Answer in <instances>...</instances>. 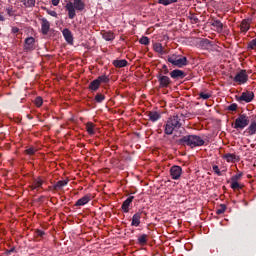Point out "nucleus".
<instances>
[{
  "label": "nucleus",
  "mask_w": 256,
  "mask_h": 256,
  "mask_svg": "<svg viewBox=\"0 0 256 256\" xmlns=\"http://www.w3.org/2000/svg\"><path fill=\"white\" fill-rule=\"evenodd\" d=\"M183 123H185V116L183 114H176L170 117L165 124V134L173 135L174 131L183 127Z\"/></svg>",
  "instance_id": "nucleus-1"
},
{
  "label": "nucleus",
  "mask_w": 256,
  "mask_h": 256,
  "mask_svg": "<svg viewBox=\"0 0 256 256\" xmlns=\"http://www.w3.org/2000/svg\"><path fill=\"white\" fill-rule=\"evenodd\" d=\"M179 145H187L188 147H203L205 140L199 135H186L178 140Z\"/></svg>",
  "instance_id": "nucleus-2"
},
{
  "label": "nucleus",
  "mask_w": 256,
  "mask_h": 256,
  "mask_svg": "<svg viewBox=\"0 0 256 256\" xmlns=\"http://www.w3.org/2000/svg\"><path fill=\"white\" fill-rule=\"evenodd\" d=\"M75 9L76 11H83L85 9V3L82 0H74V3L68 2L66 4V10L68 11L69 19H75Z\"/></svg>",
  "instance_id": "nucleus-3"
},
{
  "label": "nucleus",
  "mask_w": 256,
  "mask_h": 256,
  "mask_svg": "<svg viewBox=\"0 0 256 256\" xmlns=\"http://www.w3.org/2000/svg\"><path fill=\"white\" fill-rule=\"evenodd\" d=\"M168 62L171 63V65H173L174 67H185V65H187V57L172 54L168 56Z\"/></svg>",
  "instance_id": "nucleus-4"
},
{
  "label": "nucleus",
  "mask_w": 256,
  "mask_h": 256,
  "mask_svg": "<svg viewBox=\"0 0 256 256\" xmlns=\"http://www.w3.org/2000/svg\"><path fill=\"white\" fill-rule=\"evenodd\" d=\"M247 125H249V117L245 114H241L235 120L234 129H245Z\"/></svg>",
  "instance_id": "nucleus-5"
},
{
  "label": "nucleus",
  "mask_w": 256,
  "mask_h": 256,
  "mask_svg": "<svg viewBox=\"0 0 256 256\" xmlns=\"http://www.w3.org/2000/svg\"><path fill=\"white\" fill-rule=\"evenodd\" d=\"M234 81L238 83V85H244V83H247L249 81V76L247 75L246 70H241L236 74L234 77Z\"/></svg>",
  "instance_id": "nucleus-6"
},
{
  "label": "nucleus",
  "mask_w": 256,
  "mask_h": 256,
  "mask_svg": "<svg viewBox=\"0 0 256 256\" xmlns=\"http://www.w3.org/2000/svg\"><path fill=\"white\" fill-rule=\"evenodd\" d=\"M183 173V169L180 166H172L170 169V175L172 179H179L181 177V174Z\"/></svg>",
  "instance_id": "nucleus-7"
},
{
  "label": "nucleus",
  "mask_w": 256,
  "mask_h": 256,
  "mask_svg": "<svg viewBox=\"0 0 256 256\" xmlns=\"http://www.w3.org/2000/svg\"><path fill=\"white\" fill-rule=\"evenodd\" d=\"M255 94L251 91H246L241 94L239 97V101H245V103H251L252 99H254Z\"/></svg>",
  "instance_id": "nucleus-8"
},
{
  "label": "nucleus",
  "mask_w": 256,
  "mask_h": 256,
  "mask_svg": "<svg viewBox=\"0 0 256 256\" xmlns=\"http://www.w3.org/2000/svg\"><path fill=\"white\" fill-rule=\"evenodd\" d=\"M158 81L161 88H167L171 85V79L168 76L159 75Z\"/></svg>",
  "instance_id": "nucleus-9"
},
{
  "label": "nucleus",
  "mask_w": 256,
  "mask_h": 256,
  "mask_svg": "<svg viewBox=\"0 0 256 256\" xmlns=\"http://www.w3.org/2000/svg\"><path fill=\"white\" fill-rule=\"evenodd\" d=\"M62 34L65 41H67L70 45H73V33H71V30H69L68 28H65L62 31Z\"/></svg>",
  "instance_id": "nucleus-10"
},
{
  "label": "nucleus",
  "mask_w": 256,
  "mask_h": 256,
  "mask_svg": "<svg viewBox=\"0 0 256 256\" xmlns=\"http://www.w3.org/2000/svg\"><path fill=\"white\" fill-rule=\"evenodd\" d=\"M240 29L242 33H247L249 29H251V19H244L241 22Z\"/></svg>",
  "instance_id": "nucleus-11"
},
{
  "label": "nucleus",
  "mask_w": 256,
  "mask_h": 256,
  "mask_svg": "<svg viewBox=\"0 0 256 256\" xmlns=\"http://www.w3.org/2000/svg\"><path fill=\"white\" fill-rule=\"evenodd\" d=\"M89 201H91L90 195L83 196L82 198H80L76 201L75 206L83 207V205H87V203H89Z\"/></svg>",
  "instance_id": "nucleus-12"
},
{
  "label": "nucleus",
  "mask_w": 256,
  "mask_h": 256,
  "mask_svg": "<svg viewBox=\"0 0 256 256\" xmlns=\"http://www.w3.org/2000/svg\"><path fill=\"white\" fill-rule=\"evenodd\" d=\"M133 199H135V197L130 196L123 202L122 211L124 213H129V206L133 203Z\"/></svg>",
  "instance_id": "nucleus-13"
},
{
  "label": "nucleus",
  "mask_w": 256,
  "mask_h": 256,
  "mask_svg": "<svg viewBox=\"0 0 256 256\" xmlns=\"http://www.w3.org/2000/svg\"><path fill=\"white\" fill-rule=\"evenodd\" d=\"M49 29H51V24L47 21V19H42L41 32L43 35H47L49 33Z\"/></svg>",
  "instance_id": "nucleus-14"
},
{
  "label": "nucleus",
  "mask_w": 256,
  "mask_h": 256,
  "mask_svg": "<svg viewBox=\"0 0 256 256\" xmlns=\"http://www.w3.org/2000/svg\"><path fill=\"white\" fill-rule=\"evenodd\" d=\"M170 77H172V79H183L185 77V72L182 70L176 69L170 73Z\"/></svg>",
  "instance_id": "nucleus-15"
},
{
  "label": "nucleus",
  "mask_w": 256,
  "mask_h": 256,
  "mask_svg": "<svg viewBox=\"0 0 256 256\" xmlns=\"http://www.w3.org/2000/svg\"><path fill=\"white\" fill-rule=\"evenodd\" d=\"M131 225L132 227H139L141 225V212L133 215Z\"/></svg>",
  "instance_id": "nucleus-16"
},
{
  "label": "nucleus",
  "mask_w": 256,
  "mask_h": 256,
  "mask_svg": "<svg viewBox=\"0 0 256 256\" xmlns=\"http://www.w3.org/2000/svg\"><path fill=\"white\" fill-rule=\"evenodd\" d=\"M148 117L152 123H155V121H159V119H161V114L157 111H150L148 112Z\"/></svg>",
  "instance_id": "nucleus-17"
},
{
  "label": "nucleus",
  "mask_w": 256,
  "mask_h": 256,
  "mask_svg": "<svg viewBox=\"0 0 256 256\" xmlns=\"http://www.w3.org/2000/svg\"><path fill=\"white\" fill-rule=\"evenodd\" d=\"M211 25L216 29L218 33H221V31H223V24L220 20L212 19Z\"/></svg>",
  "instance_id": "nucleus-18"
},
{
  "label": "nucleus",
  "mask_w": 256,
  "mask_h": 256,
  "mask_svg": "<svg viewBox=\"0 0 256 256\" xmlns=\"http://www.w3.org/2000/svg\"><path fill=\"white\" fill-rule=\"evenodd\" d=\"M43 185V180L41 178L34 179L32 184L30 185V188L32 190L39 189Z\"/></svg>",
  "instance_id": "nucleus-19"
},
{
  "label": "nucleus",
  "mask_w": 256,
  "mask_h": 256,
  "mask_svg": "<svg viewBox=\"0 0 256 256\" xmlns=\"http://www.w3.org/2000/svg\"><path fill=\"white\" fill-rule=\"evenodd\" d=\"M200 45L202 47V49H206V50H211L213 49V44H211V41H209L208 39H204L200 42Z\"/></svg>",
  "instance_id": "nucleus-20"
},
{
  "label": "nucleus",
  "mask_w": 256,
  "mask_h": 256,
  "mask_svg": "<svg viewBox=\"0 0 256 256\" xmlns=\"http://www.w3.org/2000/svg\"><path fill=\"white\" fill-rule=\"evenodd\" d=\"M114 67H117L118 69H121L123 67H127V60H114L113 61Z\"/></svg>",
  "instance_id": "nucleus-21"
},
{
  "label": "nucleus",
  "mask_w": 256,
  "mask_h": 256,
  "mask_svg": "<svg viewBox=\"0 0 256 256\" xmlns=\"http://www.w3.org/2000/svg\"><path fill=\"white\" fill-rule=\"evenodd\" d=\"M67 183H69V181H67V180H60V181H58L54 185L55 191H61V189H63L65 187V185H67Z\"/></svg>",
  "instance_id": "nucleus-22"
},
{
  "label": "nucleus",
  "mask_w": 256,
  "mask_h": 256,
  "mask_svg": "<svg viewBox=\"0 0 256 256\" xmlns=\"http://www.w3.org/2000/svg\"><path fill=\"white\" fill-rule=\"evenodd\" d=\"M102 37L105 39V41H113V39H115V34L111 31H108L102 33Z\"/></svg>",
  "instance_id": "nucleus-23"
},
{
  "label": "nucleus",
  "mask_w": 256,
  "mask_h": 256,
  "mask_svg": "<svg viewBox=\"0 0 256 256\" xmlns=\"http://www.w3.org/2000/svg\"><path fill=\"white\" fill-rule=\"evenodd\" d=\"M246 132L248 135H255L256 133V121H252L249 127L247 128Z\"/></svg>",
  "instance_id": "nucleus-24"
},
{
  "label": "nucleus",
  "mask_w": 256,
  "mask_h": 256,
  "mask_svg": "<svg viewBox=\"0 0 256 256\" xmlns=\"http://www.w3.org/2000/svg\"><path fill=\"white\" fill-rule=\"evenodd\" d=\"M35 45V38L33 37H28L25 39V48L26 49H31Z\"/></svg>",
  "instance_id": "nucleus-25"
},
{
  "label": "nucleus",
  "mask_w": 256,
  "mask_h": 256,
  "mask_svg": "<svg viewBox=\"0 0 256 256\" xmlns=\"http://www.w3.org/2000/svg\"><path fill=\"white\" fill-rule=\"evenodd\" d=\"M153 49L156 53H160V55H165V51H163V45L161 43H155L153 45Z\"/></svg>",
  "instance_id": "nucleus-26"
},
{
  "label": "nucleus",
  "mask_w": 256,
  "mask_h": 256,
  "mask_svg": "<svg viewBox=\"0 0 256 256\" xmlns=\"http://www.w3.org/2000/svg\"><path fill=\"white\" fill-rule=\"evenodd\" d=\"M86 131L89 133V135H95V124L88 122L86 124Z\"/></svg>",
  "instance_id": "nucleus-27"
},
{
  "label": "nucleus",
  "mask_w": 256,
  "mask_h": 256,
  "mask_svg": "<svg viewBox=\"0 0 256 256\" xmlns=\"http://www.w3.org/2000/svg\"><path fill=\"white\" fill-rule=\"evenodd\" d=\"M100 85H101V84L99 83V80L95 79V80H93V81L90 83L89 89H90L91 91H97V89H99Z\"/></svg>",
  "instance_id": "nucleus-28"
},
{
  "label": "nucleus",
  "mask_w": 256,
  "mask_h": 256,
  "mask_svg": "<svg viewBox=\"0 0 256 256\" xmlns=\"http://www.w3.org/2000/svg\"><path fill=\"white\" fill-rule=\"evenodd\" d=\"M224 159H226L228 163H233L235 159H237V156L235 154L228 153L224 155Z\"/></svg>",
  "instance_id": "nucleus-29"
},
{
  "label": "nucleus",
  "mask_w": 256,
  "mask_h": 256,
  "mask_svg": "<svg viewBox=\"0 0 256 256\" xmlns=\"http://www.w3.org/2000/svg\"><path fill=\"white\" fill-rule=\"evenodd\" d=\"M97 81L101 83H109V76L103 75L97 78Z\"/></svg>",
  "instance_id": "nucleus-30"
},
{
  "label": "nucleus",
  "mask_w": 256,
  "mask_h": 256,
  "mask_svg": "<svg viewBox=\"0 0 256 256\" xmlns=\"http://www.w3.org/2000/svg\"><path fill=\"white\" fill-rule=\"evenodd\" d=\"M231 189H234V191H239V189H241V184H239V182H237L236 180H232Z\"/></svg>",
  "instance_id": "nucleus-31"
},
{
  "label": "nucleus",
  "mask_w": 256,
  "mask_h": 256,
  "mask_svg": "<svg viewBox=\"0 0 256 256\" xmlns=\"http://www.w3.org/2000/svg\"><path fill=\"white\" fill-rule=\"evenodd\" d=\"M227 210V206L224 204H221L220 207L216 210L217 215H223L225 211Z\"/></svg>",
  "instance_id": "nucleus-32"
},
{
  "label": "nucleus",
  "mask_w": 256,
  "mask_h": 256,
  "mask_svg": "<svg viewBox=\"0 0 256 256\" xmlns=\"http://www.w3.org/2000/svg\"><path fill=\"white\" fill-rule=\"evenodd\" d=\"M138 243L140 245H145L147 243V234H143L138 238Z\"/></svg>",
  "instance_id": "nucleus-33"
},
{
  "label": "nucleus",
  "mask_w": 256,
  "mask_h": 256,
  "mask_svg": "<svg viewBox=\"0 0 256 256\" xmlns=\"http://www.w3.org/2000/svg\"><path fill=\"white\" fill-rule=\"evenodd\" d=\"M95 101H96V103H103V101H105V95L97 94L95 96Z\"/></svg>",
  "instance_id": "nucleus-34"
},
{
  "label": "nucleus",
  "mask_w": 256,
  "mask_h": 256,
  "mask_svg": "<svg viewBox=\"0 0 256 256\" xmlns=\"http://www.w3.org/2000/svg\"><path fill=\"white\" fill-rule=\"evenodd\" d=\"M26 155H35L37 153V149L35 147H30L25 150Z\"/></svg>",
  "instance_id": "nucleus-35"
},
{
  "label": "nucleus",
  "mask_w": 256,
  "mask_h": 256,
  "mask_svg": "<svg viewBox=\"0 0 256 256\" xmlns=\"http://www.w3.org/2000/svg\"><path fill=\"white\" fill-rule=\"evenodd\" d=\"M25 7H35V0H24Z\"/></svg>",
  "instance_id": "nucleus-36"
},
{
  "label": "nucleus",
  "mask_w": 256,
  "mask_h": 256,
  "mask_svg": "<svg viewBox=\"0 0 256 256\" xmlns=\"http://www.w3.org/2000/svg\"><path fill=\"white\" fill-rule=\"evenodd\" d=\"M140 43H141V45H149V37L144 36V37L140 38Z\"/></svg>",
  "instance_id": "nucleus-37"
},
{
  "label": "nucleus",
  "mask_w": 256,
  "mask_h": 256,
  "mask_svg": "<svg viewBox=\"0 0 256 256\" xmlns=\"http://www.w3.org/2000/svg\"><path fill=\"white\" fill-rule=\"evenodd\" d=\"M199 97H200V99L207 100V99H209V98L211 97V94L205 93V92H201V93L199 94Z\"/></svg>",
  "instance_id": "nucleus-38"
},
{
  "label": "nucleus",
  "mask_w": 256,
  "mask_h": 256,
  "mask_svg": "<svg viewBox=\"0 0 256 256\" xmlns=\"http://www.w3.org/2000/svg\"><path fill=\"white\" fill-rule=\"evenodd\" d=\"M34 103H35V105H36L37 107H41V105H43V98H41V97H36Z\"/></svg>",
  "instance_id": "nucleus-39"
},
{
  "label": "nucleus",
  "mask_w": 256,
  "mask_h": 256,
  "mask_svg": "<svg viewBox=\"0 0 256 256\" xmlns=\"http://www.w3.org/2000/svg\"><path fill=\"white\" fill-rule=\"evenodd\" d=\"M249 49H256V38L249 42Z\"/></svg>",
  "instance_id": "nucleus-40"
},
{
  "label": "nucleus",
  "mask_w": 256,
  "mask_h": 256,
  "mask_svg": "<svg viewBox=\"0 0 256 256\" xmlns=\"http://www.w3.org/2000/svg\"><path fill=\"white\" fill-rule=\"evenodd\" d=\"M212 169H213L214 173H217L219 176H221V170H219V166L214 165L212 167Z\"/></svg>",
  "instance_id": "nucleus-41"
},
{
  "label": "nucleus",
  "mask_w": 256,
  "mask_h": 256,
  "mask_svg": "<svg viewBox=\"0 0 256 256\" xmlns=\"http://www.w3.org/2000/svg\"><path fill=\"white\" fill-rule=\"evenodd\" d=\"M36 237H45V232L43 230H36Z\"/></svg>",
  "instance_id": "nucleus-42"
},
{
  "label": "nucleus",
  "mask_w": 256,
  "mask_h": 256,
  "mask_svg": "<svg viewBox=\"0 0 256 256\" xmlns=\"http://www.w3.org/2000/svg\"><path fill=\"white\" fill-rule=\"evenodd\" d=\"M228 111H237V104H231L228 106Z\"/></svg>",
  "instance_id": "nucleus-43"
},
{
  "label": "nucleus",
  "mask_w": 256,
  "mask_h": 256,
  "mask_svg": "<svg viewBox=\"0 0 256 256\" xmlns=\"http://www.w3.org/2000/svg\"><path fill=\"white\" fill-rule=\"evenodd\" d=\"M242 174H236L234 176H232L231 180L232 181H239V179H241Z\"/></svg>",
  "instance_id": "nucleus-44"
},
{
  "label": "nucleus",
  "mask_w": 256,
  "mask_h": 256,
  "mask_svg": "<svg viewBox=\"0 0 256 256\" xmlns=\"http://www.w3.org/2000/svg\"><path fill=\"white\" fill-rule=\"evenodd\" d=\"M48 15H51V17H57V12L53 10H47Z\"/></svg>",
  "instance_id": "nucleus-45"
},
{
  "label": "nucleus",
  "mask_w": 256,
  "mask_h": 256,
  "mask_svg": "<svg viewBox=\"0 0 256 256\" xmlns=\"http://www.w3.org/2000/svg\"><path fill=\"white\" fill-rule=\"evenodd\" d=\"M59 1L60 0H51V3L54 5V7H57V5H59Z\"/></svg>",
  "instance_id": "nucleus-46"
},
{
  "label": "nucleus",
  "mask_w": 256,
  "mask_h": 256,
  "mask_svg": "<svg viewBox=\"0 0 256 256\" xmlns=\"http://www.w3.org/2000/svg\"><path fill=\"white\" fill-rule=\"evenodd\" d=\"M172 3H177V0H166V5H171Z\"/></svg>",
  "instance_id": "nucleus-47"
},
{
  "label": "nucleus",
  "mask_w": 256,
  "mask_h": 256,
  "mask_svg": "<svg viewBox=\"0 0 256 256\" xmlns=\"http://www.w3.org/2000/svg\"><path fill=\"white\" fill-rule=\"evenodd\" d=\"M161 5L167 6V0H158Z\"/></svg>",
  "instance_id": "nucleus-48"
},
{
  "label": "nucleus",
  "mask_w": 256,
  "mask_h": 256,
  "mask_svg": "<svg viewBox=\"0 0 256 256\" xmlns=\"http://www.w3.org/2000/svg\"><path fill=\"white\" fill-rule=\"evenodd\" d=\"M12 33H19V28L13 27L12 28Z\"/></svg>",
  "instance_id": "nucleus-49"
},
{
  "label": "nucleus",
  "mask_w": 256,
  "mask_h": 256,
  "mask_svg": "<svg viewBox=\"0 0 256 256\" xmlns=\"http://www.w3.org/2000/svg\"><path fill=\"white\" fill-rule=\"evenodd\" d=\"M0 21H5V18L3 17V14L0 12Z\"/></svg>",
  "instance_id": "nucleus-50"
},
{
  "label": "nucleus",
  "mask_w": 256,
  "mask_h": 256,
  "mask_svg": "<svg viewBox=\"0 0 256 256\" xmlns=\"http://www.w3.org/2000/svg\"><path fill=\"white\" fill-rule=\"evenodd\" d=\"M164 73H165V75H167V73H169V70L166 69Z\"/></svg>",
  "instance_id": "nucleus-51"
}]
</instances>
